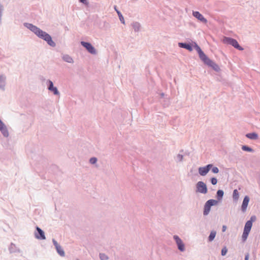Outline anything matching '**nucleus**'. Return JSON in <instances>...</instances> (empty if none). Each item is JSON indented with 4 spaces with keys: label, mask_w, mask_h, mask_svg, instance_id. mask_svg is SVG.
<instances>
[{
    "label": "nucleus",
    "mask_w": 260,
    "mask_h": 260,
    "mask_svg": "<svg viewBox=\"0 0 260 260\" xmlns=\"http://www.w3.org/2000/svg\"><path fill=\"white\" fill-rule=\"evenodd\" d=\"M252 225V221L251 220L247 221L245 225L244 231L249 233Z\"/></svg>",
    "instance_id": "nucleus-19"
},
{
    "label": "nucleus",
    "mask_w": 260,
    "mask_h": 260,
    "mask_svg": "<svg viewBox=\"0 0 260 260\" xmlns=\"http://www.w3.org/2000/svg\"><path fill=\"white\" fill-rule=\"evenodd\" d=\"M249 233L243 231V234H242V240L244 242L245 241L247 240V237H248V235H249Z\"/></svg>",
    "instance_id": "nucleus-30"
},
{
    "label": "nucleus",
    "mask_w": 260,
    "mask_h": 260,
    "mask_svg": "<svg viewBox=\"0 0 260 260\" xmlns=\"http://www.w3.org/2000/svg\"><path fill=\"white\" fill-rule=\"evenodd\" d=\"M227 252H228V249L226 248V247H224L223 248H222V250H221V255L222 256H224L227 253Z\"/></svg>",
    "instance_id": "nucleus-33"
},
{
    "label": "nucleus",
    "mask_w": 260,
    "mask_h": 260,
    "mask_svg": "<svg viewBox=\"0 0 260 260\" xmlns=\"http://www.w3.org/2000/svg\"><path fill=\"white\" fill-rule=\"evenodd\" d=\"M52 242L54 245L58 254L61 256H64L65 253L61 246L57 243L55 239H52Z\"/></svg>",
    "instance_id": "nucleus-12"
},
{
    "label": "nucleus",
    "mask_w": 260,
    "mask_h": 260,
    "mask_svg": "<svg viewBox=\"0 0 260 260\" xmlns=\"http://www.w3.org/2000/svg\"><path fill=\"white\" fill-rule=\"evenodd\" d=\"M216 235V232L215 231H212L210 232V234L208 237V241L209 242H212L214 240Z\"/></svg>",
    "instance_id": "nucleus-24"
},
{
    "label": "nucleus",
    "mask_w": 260,
    "mask_h": 260,
    "mask_svg": "<svg viewBox=\"0 0 260 260\" xmlns=\"http://www.w3.org/2000/svg\"><path fill=\"white\" fill-rule=\"evenodd\" d=\"M183 155L181 154H178L175 157V159L177 162H181L183 160Z\"/></svg>",
    "instance_id": "nucleus-25"
},
{
    "label": "nucleus",
    "mask_w": 260,
    "mask_h": 260,
    "mask_svg": "<svg viewBox=\"0 0 260 260\" xmlns=\"http://www.w3.org/2000/svg\"><path fill=\"white\" fill-rule=\"evenodd\" d=\"M218 201L216 200L210 199L208 200L205 204L203 210V215L204 216L208 215L211 210V207L212 206L217 205Z\"/></svg>",
    "instance_id": "nucleus-2"
},
{
    "label": "nucleus",
    "mask_w": 260,
    "mask_h": 260,
    "mask_svg": "<svg viewBox=\"0 0 260 260\" xmlns=\"http://www.w3.org/2000/svg\"><path fill=\"white\" fill-rule=\"evenodd\" d=\"M161 96L162 97V96H164V93H162L161 94Z\"/></svg>",
    "instance_id": "nucleus-39"
},
{
    "label": "nucleus",
    "mask_w": 260,
    "mask_h": 260,
    "mask_svg": "<svg viewBox=\"0 0 260 260\" xmlns=\"http://www.w3.org/2000/svg\"><path fill=\"white\" fill-rule=\"evenodd\" d=\"M249 200L250 199L248 196H246L244 197L241 206V210L243 212L246 211Z\"/></svg>",
    "instance_id": "nucleus-14"
},
{
    "label": "nucleus",
    "mask_w": 260,
    "mask_h": 260,
    "mask_svg": "<svg viewBox=\"0 0 260 260\" xmlns=\"http://www.w3.org/2000/svg\"><path fill=\"white\" fill-rule=\"evenodd\" d=\"M173 239L175 242L178 249L181 252H184L185 250V246L182 240L176 235L173 236Z\"/></svg>",
    "instance_id": "nucleus-5"
},
{
    "label": "nucleus",
    "mask_w": 260,
    "mask_h": 260,
    "mask_svg": "<svg viewBox=\"0 0 260 260\" xmlns=\"http://www.w3.org/2000/svg\"><path fill=\"white\" fill-rule=\"evenodd\" d=\"M206 64L211 67L215 71L218 72L220 70V68L219 67V66L211 59Z\"/></svg>",
    "instance_id": "nucleus-16"
},
{
    "label": "nucleus",
    "mask_w": 260,
    "mask_h": 260,
    "mask_svg": "<svg viewBox=\"0 0 260 260\" xmlns=\"http://www.w3.org/2000/svg\"><path fill=\"white\" fill-rule=\"evenodd\" d=\"M98 159L96 157H93L90 158L89 162L91 164L94 165L97 162Z\"/></svg>",
    "instance_id": "nucleus-32"
},
{
    "label": "nucleus",
    "mask_w": 260,
    "mask_h": 260,
    "mask_svg": "<svg viewBox=\"0 0 260 260\" xmlns=\"http://www.w3.org/2000/svg\"><path fill=\"white\" fill-rule=\"evenodd\" d=\"M212 167V164H208L204 167H200L198 168L199 174L201 176H205L208 173Z\"/></svg>",
    "instance_id": "nucleus-8"
},
{
    "label": "nucleus",
    "mask_w": 260,
    "mask_h": 260,
    "mask_svg": "<svg viewBox=\"0 0 260 260\" xmlns=\"http://www.w3.org/2000/svg\"><path fill=\"white\" fill-rule=\"evenodd\" d=\"M245 136L250 140H257L258 138V136L256 133H251L247 134Z\"/></svg>",
    "instance_id": "nucleus-21"
},
{
    "label": "nucleus",
    "mask_w": 260,
    "mask_h": 260,
    "mask_svg": "<svg viewBox=\"0 0 260 260\" xmlns=\"http://www.w3.org/2000/svg\"><path fill=\"white\" fill-rule=\"evenodd\" d=\"M178 46L181 48L186 49L189 51H192V47L189 44L183 43H179Z\"/></svg>",
    "instance_id": "nucleus-20"
},
{
    "label": "nucleus",
    "mask_w": 260,
    "mask_h": 260,
    "mask_svg": "<svg viewBox=\"0 0 260 260\" xmlns=\"http://www.w3.org/2000/svg\"><path fill=\"white\" fill-rule=\"evenodd\" d=\"M2 12H0V23H1L2 21Z\"/></svg>",
    "instance_id": "nucleus-38"
},
{
    "label": "nucleus",
    "mask_w": 260,
    "mask_h": 260,
    "mask_svg": "<svg viewBox=\"0 0 260 260\" xmlns=\"http://www.w3.org/2000/svg\"><path fill=\"white\" fill-rule=\"evenodd\" d=\"M196 192L202 194H206L208 192V189L205 183L200 181L196 185Z\"/></svg>",
    "instance_id": "nucleus-4"
},
{
    "label": "nucleus",
    "mask_w": 260,
    "mask_h": 260,
    "mask_svg": "<svg viewBox=\"0 0 260 260\" xmlns=\"http://www.w3.org/2000/svg\"><path fill=\"white\" fill-rule=\"evenodd\" d=\"M79 1L80 3L84 4V5H87L88 4V2L87 0H79Z\"/></svg>",
    "instance_id": "nucleus-35"
},
{
    "label": "nucleus",
    "mask_w": 260,
    "mask_h": 260,
    "mask_svg": "<svg viewBox=\"0 0 260 260\" xmlns=\"http://www.w3.org/2000/svg\"><path fill=\"white\" fill-rule=\"evenodd\" d=\"M99 257L101 260H108L109 257L105 253H100Z\"/></svg>",
    "instance_id": "nucleus-28"
},
{
    "label": "nucleus",
    "mask_w": 260,
    "mask_h": 260,
    "mask_svg": "<svg viewBox=\"0 0 260 260\" xmlns=\"http://www.w3.org/2000/svg\"><path fill=\"white\" fill-rule=\"evenodd\" d=\"M7 85V76L5 74H0V90L4 91Z\"/></svg>",
    "instance_id": "nucleus-10"
},
{
    "label": "nucleus",
    "mask_w": 260,
    "mask_h": 260,
    "mask_svg": "<svg viewBox=\"0 0 260 260\" xmlns=\"http://www.w3.org/2000/svg\"><path fill=\"white\" fill-rule=\"evenodd\" d=\"M47 84L48 86V89L50 92H52L54 95L59 96L60 95V93L57 89V88L54 86L53 82L50 80H48L47 81Z\"/></svg>",
    "instance_id": "nucleus-7"
},
{
    "label": "nucleus",
    "mask_w": 260,
    "mask_h": 260,
    "mask_svg": "<svg viewBox=\"0 0 260 260\" xmlns=\"http://www.w3.org/2000/svg\"><path fill=\"white\" fill-rule=\"evenodd\" d=\"M242 150L245 151H247V152H253V150L251 148H250V147H248L246 145L242 146Z\"/></svg>",
    "instance_id": "nucleus-27"
},
{
    "label": "nucleus",
    "mask_w": 260,
    "mask_h": 260,
    "mask_svg": "<svg viewBox=\"0 0 260 260\" xmlns=\"http://www.w3.org/2000/svg\"><path fill=\"white\" fill-rule=\"evenodd\" d=\"M222 42L224 44L231 45L239 50H243V48L239 45L238 42L234 39L225 37L223 38Z\"/></svg>",
    "instance_id": "nucleus-3"
},
{
    "label": "nucleus",
    "mask_w": 260,
    "mask_h": 260,
    "mask_svg": "<svg viewBox=\"0 0 260 260\" xmlns=\"http://www.w3.org/2000/svg\"><path fill=\"white\" fill-rule=\"evenodd\" d=\"M23 25L33 32L39 38L46 41L51 47H54L56 46V44L52 40L51 36L46 31L42 30L32 23L25 22L23 23Z\"/></svg>",
    "instance_id": "nucleus-1"
},
{
    "label": "nucleus",
    "mask_w": 260,
    "mask_h": 260,
    "mask_svg": "<svg viewBox=\"0 0 260 260\" xmlns=\"http://www.w3.org/2000/svg\"><path fill=\"white\" fill-rule=\"evenodd\" d=\"M62 60L68 63H73L74 59L69 54H63L62 56Z\"/></svg>",
    "instance_id": "nucleus-17"
},
{
    "label": "nucleus",
    "mask_w": 260,
    "mask_h": 260,
    "mask_svg": "<svg viewBox=\"0 0 260 260\" xmlns=\"http://www.w3.org/2000/svg\"><path fill=\"white\" fill-rule=\"evenodd\" d=\"M0 132L2 135L5 137L8 138L9 136V132L7 125L5 123L0 119Z\"/></svg>",
    "instance_id": "nucleus-9"
},
{
    "label": "nucleus",
    "mask_w": 260,
    "mask_h": 260,
    "mask_svg": "<svg viewBox=\"0 0 260 260\" xmlns=\"http://www.w3.org/2000/svg\"><path fill=\"white\" fill-rule=\"evenodd\" d=\"M211 183L212 185H216L217 183V180L215 177H212L210 179Z\"/></svg>",
    "instance_id": "nucleus-34"
},
{
    "label": "nucleus",
    "mask_w": 260,
    "mask_h": 260,
    "mask_svg": "<svg viewBox=\"0 0 260 260\" xmlns=\"http://www.w3.org/2000/svg\"><path fill=\"white\" fill-rule=\"evenodd\" d=\"M114 9L116 11V12H117V14L118 15L119 20L121 21V22L122 23H123V24H125L124 19V17H123L121 13L117 9L116 7H115Z\"/></svg>",
    "instance_id": "nucleus-23"
},
{
    "label": "nucleus",
    "mask_w": 260,
    "mask_h": 260,
    "mask_svg": "<svg viewBox=\"0 0 260 260\" xmlns=\"http://www.w3.org/2000/svg\"><path fill=\"white\" fill-rule=\"evenodd\" d=\"M80 43L81 45L84 47L89 53L93 55H95L97 54V51L96 49L92 45L91 43L84 41H81Z\"/></svg>",
    "instance_id": "nucleus-6"
},
{
    "label": "nucleus",
    "mask_w": 260,
    "mask_h": 260,
    "mask_svg": "<svg viewBox=\"0 0 260 260\" xmlns=\"http://www.w3.org/2000/svg\"><path fill=\"white\" fill-rule=\"evenodd\" d=\"M200 58L206 64L210 60L207 55L203 52L202 50L198 53Z\"/></svg>",
    "instance_id": "nucleus-15"
},
{
    "label": "nucleus",
    "mask_w": 260,
    "mask_h": 260,
    "mask_svg": "<svg viewBox=\"0 0 260 260\" xmlns=\"http://www.w3.org/2000/svg\"><path fill=\"white\" fill-rule=\"evenodd\" d=\"M192 15L199 21L204 24H206L208 22L207 20L204 17V16L198 11H192Z\"/></svg>",
    "instance_id": "nucleus-11"
},
{
    "label": "nucleus",
    "mask_w": 260,
    "mask_h": 260,
    "mask_svg": "<svg viewBox=\"0 0 260 260\" xmlns=\"http://www.w3.org/2000/svg\"><path fill=\"white\" fill-rule=\"evenodd\" d=\"M131 25L135 32H139L141 29V25L138 22H133Z\"/></svg>",
    "instance_id": "nucleus-18"
},
{
    "label": "nucleus",
    "mask_w": 260,
    "mask_h": 260,
    "mask_svg": "<svg viewBox=\"0 0 260 260\" xmlns=\"http://www.w3.org/2000/svg\"><path fill=\"white\" fill-rule=\"evenodd\" d=\"M226 229V226L225 225H223L222 228V232H225Z\"/></svg>",
    "instance_id": "nucleus-36"
},
{
    "label": "nucleus",
    "mask_w": 260,
    "mask_h": 260,
    "mask_svg": "<svg viewBox=\"0 0 260 260\" xmlns=\"http://www.w3.org/2000/svg\"><path fill=\"white\" fill-rule=\"evenodd\" d=\"M212 172H213L214 174H217L219 172V169L217 167H214L212 165V167L211 169Z\"/></svg>",
    "instance_id": "nucleus-31"
},
{
    "label": "nucleus",
    "mask_w": 260,
    "mask_h": 260,
    "mask_svg": "<svg viewBox=\"0 0 260 260\" xmlns=\"http://www.w3.org/2000/svg\"><path fill=\"white\" fill-rule=\"evenodd\" d=\"M240 195L237 189H234L233 193V199L234 202L237 203L239 200Z\"/></svg>",
    "instance_id": "nucleus-22"
},
{
    "label": "nucleus",
    "mask_w": 260,
    "mask_h": 260,
    "mask_svg": "<svg viewBox=\"0 0 260 260\" xmlns=\"http://www.w3.org/2000/svg\"><path fill=\"white\" fill-rule=\"evenodd\" d=\"M36 230L37 231V233H35V236L36 239L39 240L46 239L45 233L42 229L38 226H37Z\"/></svg>",
    "instance_id": "nucleus-13"
},
{
    "label": "nucleus",
    "mask_w": 260,
    "mask_h": 260,
    "mask_svg": "<svg viewBox=\"0 0 260 260\" xmlns=\"http://www.w3.org/2000/svg\"><path fill=\"white\" fill-rule=\"evenodd\" d=\"M224 194V192L222 190H218L217 191V197L218 199V200H220Z\"/></svg>",
    "instance_id": "nucleus-26"
},
{
    "label": "nucleus",
    "mask_w": 260,
    "mask_h": 260,
    "mask_svg": "<svg viewBox=\"0 0 260 260\" xmlns=\"http://www.w3.org/2000/svg\"><path fill=\"white\" fill-rule=\"evenodd\" d=\"M249 259V254L247 253L246 254L245 256V260H248Z\"/></svg>",
    "instance_id": "nucleus-37"
},
{
    "label": "nucleus",
    "mask_w": 260,
    "mask_h": 260,
    "mask_svg": "<svg viewBox=\"0 0 260 260\" xmlns=\"http://www.w3.org/2000/svg\"><path fill=\"white\" fill-rule=\"evenodd\" d=\"M192 46L197 50L198 53H199V52H200L202 50L201 48L196 42H192Z\"/></svg>",
    "instance_id": "nucleus-29"
}]
</instances>
